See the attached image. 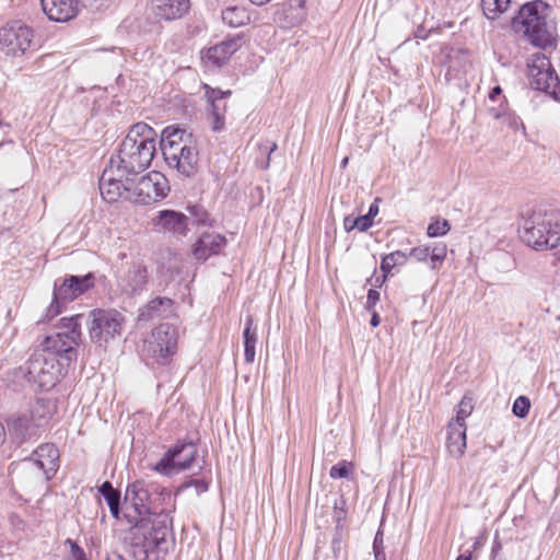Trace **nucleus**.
<instances>
[{"label": "nucleus", "instance_id": "79ce46f5", "mask_svg": "<svg viewBox=\"0 0 560 560\" xmlns=\"http://www.w3.org/2000/svg\"><path fill=\"white\" fill-rule=\"evenodd\" d=\"M66 544L70 547V558L72 560H89L85 551L74 540L68 538Z\"/></svg>", "mask_w": 560, "mask_h": 560}, {"label": "nucleus", "instance_id": "052dcab7", "mask_svg": "<svg viewBox=\"0 0 560 560\" xmlns=\"http://www.w3.org/2000/svg\"><path fill=\"white\" fill-rule=\"evenodd\" d=\"M253 4H256V5H264L266 4L267 2H269L270 0H249Z\"/></svg>", "mask_w": 560, "mask_h": 560}, {"label": "nucleus", "instance_id": "5fc2aeb1", "mask_svg": "<svg viewBox=\"0 0 560 560\" xmlns=\"http://www.w3.org/2000/svg\"><path fill=\"white\" fill-rule=\"evenodd\" d=\"M109 511H110L113 517L119 518L120 504H116V505L109 506Z\"/></svg>", "mask_w": 560, "mask_h": 560}, {"label": "nucleus", "instance_id": "4468645a", "mask_svg": "<svg viewBox=\"0 0 560 560\" xmlns=\"http://www.w3.org/2000/svg\"><path fill=\"white\" fill-rule=\"evenodd\" d=\"M162 154L170 167L186 177H191L198 172L199 158L194 142L168 145Z\"/></svg>", "mask_w": 560, "mask_h": 560}, {"label": "nucleus", "instance_id": "e433bc0d", "mask_svg": "<svg viewBox=\"0 0 560 560\" xmlns=\"http://www.w3.org/2000/svg\"><path fill=\"white\" fill-rule=\"evenodd\" d=\"M530 408V400L526 396H518L512 407L514 416L518 418H525L528 415Z\"/></svg>", "mask_w": 560, "mask_h": 560}, {"label": "nucleus", "instance_id": "9b49d317", "mask_svg": "<svg viewBox=\"0 0 560 560\" xmlns=\"http://www.w3.org/2000/svg\"><path fill=\"white\" fill-rule=\"evenodd\" d=\"M89 319L90 338L100 345L120 336L125 322L122 314L116 310H93Z\"/></svg>", "mask_w": 560, "mask_h": 560}, {"label": "nucleus", "instance_id": "8fccbe9b", "mask_svg": "<svg viewBox=\"0 0 560 560\" xmlns=\"http://www.w3.org/2000/svg\"><path fill=\"white\" fill-rule=\"evenodd\" d=\"M340 504H341V506H340V512H337V511H336V520H337L338 522H340V521L343 518V514H345V512H343V505L346 504V502H345V500H343V499H341V500H340ZM338 509H339L338 502H335V510H338Z\"/></svg>", "mask_w": 560, "mask_h": 560}, {"label": "nucleus", "instance_id": "69168bd1", "mask_svg": "<svg viewBox=\"0 0 560 560\" xmlns=\"http://www.w3.org/2000/svg\"><path fill=\"white\" fill-rule=\"evenodd\" d=\"M338 544H339V540L335 539V540L332 541V548H334V549H336V545H338Z\"/></svg>", "mask_w": 560, "mask_h": 560}, {"label": "nucleus", "instance_id": "4be33fe9", "mask_svg": "<svg viewBox=\"0 0 560 560\" xmlns=\"http://www.w3.org/2000/svg\"><path fill=\"white\" fill-rule=\"evenodd\" d=\"M151 3L154 14L166 21L183 18L190 8L189 0H151Z\"/></svg>", "mask_w": 560, "mask_h": 560}, {"label": "nucleus", "instance_id": "412c9836", "mask_svg": "<svg viewBox=\"0 0 560 560\" xmlns=\"http://www.w3.org/2000/svg\"><path fill=\"white\" fill-rule=\"evenodd\" d=\"M226 245L224 236L218 233H203L194 244L192 255L199 261H206L210 256L218 255Z\"/></svg>", "mask_w": 560, "mask_h": 560}, {"label": "nucleus", "instance_id": "a878e982", "mask_svg": "<svg viewBox=\"0 0 560 560\" xmlns=\"http://www.w3.org/2000/svg\"><path fill=\"white\" fill-rule=\"evenodd\" d=\"M243 338L245 362L253 363L256 355L257 327L254 325V318L250 315L246 317Z\"/></svg>", "mask_w": 560, "mask_h": 560}, {"label": "nucleus", "instance_id": "dca6fc26", "mask_svg": "<svg viewBox=\"0 0 560 560\" xmlns=\"http://www.w3.org/2000/svg\"><path fill=\"white\" fill-rule=\"evenodd\" d=\"M177 335L170 324H161L152 330L150 339L144 343V350L158 361L165 360L175 353Z\"/></svg>", "mask_w": 560, "mask_h": 560}, {"label": "nucleus", "instance_id": "473e14b6", "mask_svg": "<svg viewBox=\"0 0 560 560\" xmlns=\"http://www.w3.org/2000/svg\"><path fill=\"white\" fill-rule=\"evenodd\" d=\"M189 215V224L210 225L209 214L203 207L194 205L187 208Z\"/></svg>", "mask_w": 560, "mask_h": 560}, {"label": "nucleus", "instance_id": "58836bf2", "mask_svg": "<svg viewBox=\"0 0 560 560\" xmlns=\"http://www.w3.org/2000/svg\"><path fill=\"white\" fill-rule=\"evenodd\" d=\"M352 464L347 460H341L330 468L329 476L332 479L347 478L350 474Z\"/></svg>", "mask_w": 560, "mask_h": 560}, {"label": "nucleus", "instance_id": "864d4df0", "mask_svg": "<svg viewBox=\"0 0 560 560\" xmlns=\"http://www.w3.org/2000/svg\"><path fill=\"white\" fill-rule=\"evenodd\" d=\"M502 93V90L499 85L494 86L490 94H489V97L494 101L500 94Z\"/></svg>", "mask_w": 560, "mask_h": 560}, {"label": "nucleus", "instance_id": "39448f33", "mask_svg": "<svg viewBox=\"0 0 560 560\" xmlns=\"http://www.w3.org/2000/svg\"><path fill=\"white\" fill-rule=\"evenodd\" d=\"M48 421L43 400H36L30 409L12 413L7 418V430L13 444L21 446L40 438Z\"/></svg>", "mask_w": 560, "mask_h": 560}, {"label": "nucleus", "instance_id": "f257e3e1", "mask_svg": "<svg viewBox=\"0 0 560 560\" xmlns=\"http://www.w3.org/2000/svg\"><path fill=\"white\" fill-rule=\"evenodd\" d=\"M155 152L156 132L145 122H137L131 126L109 163L118 172L135 176L151 165Z\"/></svg>", "mask_w": 560, "mask_h": 560}, {"label": "nucleus", "instance_id": "20e7f679", "mask_svg": "<svg viewBox=\"0 0 560 560\" xmlns=\"http://www.w3.org/2000/svg\"><path fill=\"white\" fill-rule=\"evenodd\" d=\"M82 314L61 318V331L46 336L37 350L46 357H52L55 362L69 365L77 360V347L81 341Z\"/></svg>", "mask_w": 560, "mask_h": 560}, {"label": "nucleus", "instance_id": "bf43d9fd", "mask_svg": "<svg viewBox=\"0 0 560 560\" xmlns=\"http://www.w3.org/2000/svg\"><path fill=\"white\" fill-rule=\"evenodd\" d=\"M501 549V544L498 541H494L492 546L491 557L493 558L495 553Z\"/></svg>", "mask_w": 560, "mask_h": 560}, {"label": "nucleus", "instance_id": "c03bdc74", "mask_svg": "<svg viewBox=\"0 0 560 560\" xmlns=\"http://www.w3.org/2000/svg\"><path fill=\"white\" fill-rule=\"evenodd\" d=\"M380 296H381L380 292L376 291L375 289H370L368 291L366 304H365V310L368 312L373 311L374 306L380 301Z\"/></svg>", "mask_w": 560, "mask_h": 560}, {"label": "nucleus", "instance_id": "37998d69", "mask_svg": "<svg viewBox=\"0 0 560 560\" xmlns=\"http://www.w3.org/2000/svg\"><path fill=\"white\" fill-rule=\"evenodd\" d=\"M408 257L413 258L417 261H427L430 258L429 246L413 247Z\"/></svg>", "mask_w": 560, "mask_h": 560}, {"label": "nucleus", "instance_id": "603ef678", "mask_svg": "<svg viewBox=\"0 0 560 560\" xmlns=\"http://www.w3.org/2000/svg\"><path fill=\"white\" fill-rule=\"evenodd\" d=\"M371 313H372V316H371L370 324L372 327H377L381 323L380 315L375 311H372Z\"/></svg>", "mask_w": 560, "mask_h": 560}, {"label": "nucleus", "instance_id": "a211bd4d", "mask_svg": "<svg viewBox=\"0 0 560 560\" xmlns=\"http://www.w3.org/2000/svg\"><path fill=\"white\" fill-rule=\"evenodd\" d=\"M149 280L148 268L142 262H131L118 276V287L127 295H137L145 290Z\"/></svg>", "mask_w": 560, "mask_h": 560}, {"label": "nucleus", "instance_id": "aec40b11", "mask_svg": "<svg viewBox=\"0 0 560 560\" xmlns=\"http://www.w3.org/2000/svg\"><path fill=\"white\" fill-rule=\"evenodd\" d=\"M44 13L55 22L73 19L79 10V0H40Z\"/></svg>", "mask_w": 560, "mask_h": 560}, {"label": "nucleus", "instance_id": "0eeeda50", "mask_svg": "<svg viewBox=\"0 0 560 560\" xmlns=\"http://www.w3.org/2000/svg\"><path fill=\"white\" fill-rule=\"evenodd\" d=\"M62 363L55 362L52 357L34 350L22 370L25 372L28 382L37 385L40 389L52 388L61 375Z\"/></svg>", "mask_w": 560, "mask_h": 560}, {"label": "nucleus", "instance_id": "3c124183", "mask_svg": "<svg viewBox=\"0 0 560 560\" xmlns=\"http://www.w3.org/2000/svg\"><path fill=\"white\" fill-rule=\"evenodd\" d=\"M378 213V207L377 205L374 202L370 206L369 208V212L366 213V215H369V218L373 221L374 217Z\"/></svg>", "mask_w": 560, "mask_h": 560}, {"label": "nucleus", "instance_id": "680f3d73", "mask_svg": "<svg viewBox=\"0 0 560 560\" xmlns=\"http://www.w3.org/2000/svg\"><path fill=\"white\" fill-rule=\"evenodd\" d=\"M482 545L481 538H478L472 546V549L476 550Z\"/></svg>", "mask_w": 560, "mask_h": 560}, {"label": "nucleus", "instance_id": "f704fd0d", "mask_svg": "<svg viewBox=\"0 0 560 560\" xmlns=\"http://www.w3.org/2000/svg\"><path fill=\"white\" fill-rule=\"evenodd\" d=\"M167 530L168 524L166 517H164L162 521L153 523L151 535L156 547H160L165 541Z\"/></svg>", "mask_w": 560, "mask_h": 560}, {"label": "nucleus", "instance_id": "de8ad7c7", "mask_svg": "<svg viewBox=\"0 0 560 560\" xmlns=\"http://www.w3.org/2000/svg\"><path fill=\"white\" fill-rule=\"evenodd\" d=\"M373 550H384V535L381 529L377 530L374 537Z\"/></svg>", "mask_w": 560, "mask_h": 560}, {"label": "nucleus", "instance_id": "4c0bfd02", "mask_svg": "<svg viewBox=\"0 0 560 560\" xmlns=\"http://www.w3.org/2000/svg\"><path fill=\"white\" fill-rule=\"evenodd\" d=\"M472 404L471 399H467L464 397L458 405V409L456 412V418L451 422H459L460 424H465V419L471 413Z\"/></svg>", "mask_w": 560, "mask_h": 560}, {"label": "nucleus", "instance_id": "f8f14e48", "mask_svg": "<svg viewBox=\"0 0 560 560\" xmlns=\"http://www.w3.org/2000/svg\"><path fill=\"white\" fill-rule=\"evenodd\" d=\"M34 45L33 30L21 21H12L0 28V50L8 56H23Z\"/></svg>", "mask_w": 560, "mask_h": 560}, {"label": "nucleus", "instance_id": "6ab92c4d", "mask_svg": "<svg viewBox=\"0 0 560 560\" xmlns=\"http://www.w3.org/2000/svg\"><path fill=\"white\" fill-rule=\"evenodd\" d=\"M152 224L158 231L185 236L188 233L189 219L182 212L167 209L159 211L152 219Z\"/></svg>", "mask_w": 560, "mask_h": 560}, {"label": "nucleus", "instance_id": "b1692460", "mask_svg": "<svg viewBox=\"0 0 560 560\" xmlns=\"http://www.w3.org/2000/svg\"><path fill=\"white\" fill-rule=\"evenodd\" d=\"M240 48V38H230L210 47L205 59L215 67H222Z\"/></svg>", "mask_w": 560, "mask_h": 560}, {"label": "nucleus", "instance_id": "c9c22d12", "mask_svg": "<svg viewBox=\"0 0 560 560\" xmlns=\"http://www.w3.org/2000/svg\"><path fill=\"white\" fill-rule=\"evenodd\" d=\"M451 229V225L447 220H435L431 222L428 226L427 233L430 237L443 236Z\"/></svg>", "mask_w": 560, "mask_h": 560}, {"label": "nucleus", "instance_id": "09e8293b", "mask_svg": "<svg viewBox=\"0 0 560 560\" xmlns=\"http://www.w3.org/2000/svg\"><path fill=\"white\" fill-rule=\"evenodd\" d=\"M355 223H357L355 218L352 217V215H348L343 220V228H345V230L347 232H350V231L357 229V224Z\"/></svg>", "mask_w": 560, "mask_h": 560}, {"label": "nucleus", "instance_id": "c756f323", "mask_svg": "<svg viewBox=\"0 0 560 560\" xmlns=\"http://www.w3.org/2000/svg\"><path fill=\"white\" fill-rule=\"evenodd\" d=\"M510 3V0H481L483 13L489 20H494L500 13L505 12Z\"/></svg>", "mask_w": 560, "mask_h": 560}, {"label": "nucleus", "instance_id": "49530a36", "mask_svg": "<svg viewBox=\"0 0 560 560\" xmlns=\"http://www.w3.org/2000/svg\"><path fill=\"white\" fill-rule=\"evenodd\" d=\"M355 220H357V223H355L357 230H359L360 232L368 231L373 224V221L366 214L359 215L355 218Z\"/></svg>", "mask_w": 560, "mask_h": 560}, {"label": "nucleus", "instance_id": "7ed1b4c3", "mask_svg": "<svg viewBox=\"0 0 560 560\" xmlns=\"http://www.w3.org/2000/svg\"><path fill=\"white\" fill-rule=\"evenodd\" d=\"M518 231L522 240L537 250L556 248L560 244V210H535Z\"/></svg>", "mask_w": 560, "mask_h": 560}, {"label": "nucleus", "instance_id": "bb28decb", "mask_svg": "<svg viewBox=\"0 0 560 560\" xmlns=\"http://www.w3.org/2000/svg\"><path fill=\"white\" fill-rule=\"evenodd\" d=\"M188 142H194L190 133H187L184 129L178 127L168 126L162 132L160 147L163 153L164 149L168 145Z\"/></svg>", "mask_w": 560, "mask_h": 560}, {"label": "nucleus", "instance_id": "f03ea898", "mask_svg": "<svg viewBox=\"0 0 560 560\" xmlns=\"http://www.w3.org/2000/svg\"><path fill=\"white\" fill-rule=\"evenodd\" d=\"M512 31L533 46L551 47L556 43L557 25L552 7L542 0L522 4L511 21Z\"/></svg>", "mask_w": 560, "mask_h": 560}, {"label": "nucleus", "instance_id": "ddd939ff", "mask_svg": "<svg viewBox=\"0 0 560 560\" xmlns=\"http://www.w3.org/2000/svg\"><path fill=\"white\" fill-rule=\"evenodd\" d=\"M198 454L197 446L191 441H178L170 447L163 457L155 464L154 470L170 476L174 470H186L195 462Z\"/></svg>", "mask_w": 560, "mask_h": 560}, {"label": "nucleus", "instance_id": "a19ab883", "mask_svg": "<svg viewBox=\"0 0 560 560\" xmlns=\"http://www.w3.org/2000/svg\"><path fill=\"white\" fill-rule=\"evenodd\" d=\"M206 89V97L209 103L223 102L225 97L231 95V91H221L219 89H211L208 85H205Z\"/></svg>", "mask_w": 560, "mask_h": 560}, {"label": "nucleus", "instance_id": "72a5a7b5", "mask_svg": "<svg viewBox=\"0 0 560 560\" xmlns=\"http://www.w3.org/2000/svg\"><path fill=\"white\" fill-rule=\"evenodd\" d=\"M98 491L103 495L108 508L120 504V492L116 490L109 481L103 482Z\"/></svg>", "mask_w": 560, "mask_h": 560}, {"label": "nucleus", "instance_id": "e2e57ef3", "mask_svg": "<svg viewBox=\"0 0 560 560\" xmlns=\"http://www.w3.org/2000/svg\"><path fill=\"white\" fill-rule=\"evenodd\" d=\"M384 282H382V277H377L375 279V282L373 283L374 287H381Z\"/></svg>", "mask_w": 560, "mask_h": 560}, {"label": "nucleus", "instance_id": "423d86ee", "mask_svg": "<svg viewBox=\"0 0 560 560\" xmlns=\"http://www.w3.org/2000/svg\"><path fill=\"white\" fill-rule=\"evenodd\" d=\"M94 285L95 275L93 272L84 276H69L62 280L61 284L55 281L52 301L47 308L46 317L50 319L57 316L61 313L62 306L93 289Z\"/></svg>", "mask_w": 560, "mask_h": 560}, {"label": "nucleus", "instance_id": "6e6d98bb", "mask_svg": "<svg viewBox=\"0 0 560 560\" xmlns=\"http://www.w3.org/2000/svg\"><path fill=\"white\" fill-rule=\"evenodd\" d=\"M11 522L16 528L24 529L23 522L18 516H12Z\"/></svg>", "mask_w": 560, "mask_h": 560}, {"label": "nucleus", "instance_id": "5701e85b", "mask_svg": "<svg viewBox=\"0 0 560 560\" xmlns=\"http://www.w3.org/2000/svg\"><path fill=\"white\" fill-rule=\"evenodd\" d=\"M173 312V301L166 296H158L139 308L138 320L150 322L166 318Z\"/></svg>", "mask_w": 560, "mask_h": 560}, {"label": "nucleus", "instance_id": "13d9d810", "mask_svg": "<svg viewBox=\"0 0 560 560\" xmlns=\"http://www.w3.org/2000/svg\"><path fill=\"white\" fill-rule=\"evenodd\" d=\"M456 560H471V551L468 550L466 553L459 555Z\"/></svg>", "mask_w": 560, "mask_h": 560}, {"label": "nucleus", "instance_id": "0e129e2a", "mask_svg": "<svg viewBox=\"0 0 560 560\" xmlns=\"http://www.w3.org/2000/svg\"><path fill=\"white\" fill-rule=\"evenodd\" d=\"M348 163V158H345L342 161H341V166L345 167Z\"/></svg>", "mask_w": 560, "mask_h": 560}, {"label": "nucleus", "instance_id": "9d476101", "mask_svg": "<svg viewBox=\"0 0 560 560\" xmlns=\"http://www.w3.org/2000/svg\"><path fill=\"white\" fill-rule=\"evenodd\" d=\"M170 192L167 178L160 172L142 176L126 194V199L140 205H150L164 199Z\"/></svg>", "mask_w": 560, "mask_h": 560}, {"label": "nucleus", "instance_id": "a18cd8bd", "mask_svg": "<svg viewBox=\"0 0 560 560\" xmlns=\"http://www.w3.org/2000/svg\"><path fill=\"white\" fill-rule=\"evenodd\" d=\"M277 149V143L276 142H271V141H266L264 144L260 145V150L262 151V153H267V161L261 164V168L266 170L268 168L269 166V161H270V154L276 151Z\"/></svg>", "mask_w": 560, "mask_h": 560}, {"label": "nucleus", "instance_id": "2eb2a0df", "mask_svg": "<svg viewBox=\"0 0 560 560\" xmlns=\"http://www.w3.org/2000/svg\"><path fill=\"white\" fill-rule=\"evenodd\" d=\"M150 491L144 481L137 480L129 485L126 489L125 501L130 502L135 512L139 517H128V522L133 527H144L147 525L145 515L154 514L151 508Z\"/></svg>", "mask_w": 560, "mask_h": 560}, {"label": "nucleus", "instance_id": "1a4fd4ad", "mask_svg": "<svg viewBox=\"0 0 560 560\" xmlns=\"http://www.w3.org/2000/svg\"><path fill=\"white\" fill-rule=\"evenodd\" d=\"M529 84L555 100H560V80L548 57L535 54L527 63Z\"/></svg>", "mask_w": 560, "mask_h": 560}, {"label": "nucleus", "instance_id": "c85d7f7f", "mask_svg": "<svg viewBox=\"0 0 560 560\" xmlns=\"http://www.w3.org/2000/svg\"><path fill=\"white\" fill-rule=\"evenodd\" d=\"M408 255L401 250H395L385 255L381 261V270L383 271L382 282L386 281L387 275L396 266H402L406 264Z\"/></svg>", "mask_w": 560, "mask_h": 560}, {"label": "nucleus", "instance_id": "7c9ffc66", "mask_svg": "<svg viewBox=\"0 0 560 560\" xmlns=\"http://www.w3.org/2000/svg\"><path fill=\"white\" fill-rule=\"evenodd\" d=\"M430 253V267L432 270L439 269L447 255V247L444 243H436L433 246H429Z\"/></svg>", "mask_w": 560, "mask_h": 560}, {"label": "nucleus", "instance_id": "4d7b16f0", "mask_svg": "<svg viewBox=\"0 0 560 560\" xmlns=\"http://www.w3.org/2000/svg\"><path fill=\"white\" fill-rule=\"evenodd\" d=\"M375 560H386L384 550H373Z\"/></svg>", "mask_w": 560, "mask_h": 560}, {"label": "nucleus", "instance_id": "2f4dec72", "mask_svg": "<svg viewBox=\"0 0 560 560\" xmlns=\"http://www.w3.org/2000/svg\"><path fill=\"white\" fill-rule=\"evenodd\" d=\"M225 102H215L210 103V113L212 118V129L214 131H219L224 126V113H225Z\"/></svg>", "mask_w": 560, "mask_h": 560}, {"label": "nucleus", "instance_id": "393cba45", "mask_svg": "<svg viewBox=\"0 0 560 560\" xmlns=\"http://www.w3.org/2000/svg\"><path fill=\"white\" fill-rule=\"evenodd\" d=\"M447 450L454 457H460L466 448V425L450 422L447 427Z\"/></svg>", "mask_w": 560, "mask_h": 560}, {"label": "nucleus", "instance_id": "6e6552de", "mask_svg": "<svg viewBox=\"0 0 560 560\" xmlns=\"http://www.w3.org/2000/svg\"><path fill=\"white\" fill-rule=\"evenodd\" d=\"M59 451L50 443L39 445L32 457L24 459L23 472L30 475L35 483L51 479L58 467Z\"/></svg>", "mask_w": 560, "mask_h": 560}, {"label": "nucleus", "instance_id": "cd10ccee", "mask_svg": "<svg viewBox=\"0 0 560 560\" xmlns=\"http://www.w3.org/2000/svg\"><path fill=\"white\" fill-rule=\"evenodd\" d=\"M222 20L232 27H240L249 22V14L245 8L230 7L222 11Z\"/></svg>", "mask_w": 560, "mask_h": 560}, {"label": "nucleus", "instance_id": "f3484780", "mask_svg": "<svg viewBox=\"0 0 560 560\" xmlns=\"http://www.w3.org/2000/svg\"><path fill=\"white\" fill-rule=\"evenodd\" d=\"M129 188L130 175L118 172L117 167L109 163L100 178L102 197L108 202H115L121 197L126 198Z\"/></svg>", "mask_w": 560, "mask_h": 560}, {"label": "nucleus", "instance_id": "338daca9", "mask_svg": "<svg viewBox=\"0 0 560 560\" xmlns=\"http://www.w3.org/2000/svg\"><path fill=\"white\" fill-rule=\"evenodd\" d=\"M117 560H124L121 556H116Z\"/></svg>", "mask_w": 560, "mask_h": 560}, {"label": "nucleus", "instance_id": "ea45409f", "mask_svg": "<svg viewBox=\"0 0 560 560\" xmlns=\"http://www.w3.org/2000/svg\"><path fill=\"white\" fill-rule=\"evenodd\" d=\"M194 487L196 494L199 495L208 490V482L205 479H189L180 485L178 491H184L188 488Z\"/></svg>", "mask_w": 560, "mask_h": 560}]
</instances>
